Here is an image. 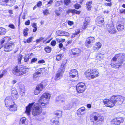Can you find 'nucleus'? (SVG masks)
Wrapping results in <instances>:
<instances>
[{
	"label": "nucleus",
	"mask_w": 125,
	"mask_h": 125,
	"mask_svg": "<svg viewBox=\"0 0 125 125\" xmlns=\"http://www.w3.org/2000/svg\"><path fill=\"white\" fill-rule=\"evenodd\" d=\"M124 122V119L122 117H117L114 118L111 122L112 125H120Z\"/></svg>",
	"instance_id": "nucleus-13"
},
{
	"label": "nucleus",
	"mask_w": 125,
	"mask_h": 125,
	"mask_svg": "<svg viewBox=\"0 0 125 125\" xmlns=\"http://www.w3.org/2000/svg\"><path fill=\"white\" fill-rule=\"evenodd\" d=\"M61 1H57L55 3V6L56 7H58L60 6L61 5Z\"/></svg>",
	"instance_id": "nucleus-50"
},
{
	"label": "nucleus",
	"mask_w": 125,
	"mask_h": 125,
	"mask_svg": "<svg viewBox=\"0 0 125 125\" xmlns=\"http://www.w3.org/2000/svg\"><path fill=\"white\" fill-rule=\"evenodd\" d=\"M22 55L21 54H20L19 55L18 59V63L21 64V61L22 59Z\"/></svg>",
	"instance_id": "nucleus-44"
},
{
	"label": "nucleus",
	"mask_w": 125,
	"mask_h": 125,
	"mask_svg": "<svg viewBox=\"0 0 125 125\" xmlns=\"http://www.w3.org/2000/svg\"><path fill=\"white\" fill-rule=\"evenodd\" d=\"M56 43V41L55 40L52 41L51 43V45L53 46H54L55 45Z\"/></svg>",
	"instance_id": "nucleus-55"
},
{
	"label": "nucleus",
	"mask_w": 125,
	"mask_h": 125,
	"mask_svg": "<svg viewBox=\"0 0 125 125\" xmlns=\"http://www.w3.org/2000/svg\"><path fill=\"white\" fill-rule=\"evenodd\" d=\"M84 75L87 79L90 80L98 77L99 73L98 70L96 69L90 68L85 72Z\"/></svg>",
	"instance_id": "nucleus-6"
},
{
	"label": "nucleus",
	"mask_w": 125,
	"mask_h": 125,
	"mask_svg": "<svg viewBox=\"0 0 125 125\" xmlns=\"http://www.w3.org/2000/svg\"><path fill=\"white\" fill-rule=\"evenodd\" d=\"M91 21V19L89 17H86L84 19V21H86V22L90 23Z\"/></svg>",
	"instance_id": "nucleus-49"
},
{
	"label": "nucleus",
	"mask_w": 125,
	"mask_h": 125,
	"mask_svg": "<svg viewBox=\"0 0 125 125\" xmlns=\"http://www.w3.org/2000/svg\"><path fill=\"white\" fill-rule=\"evenodd\" d=\"M42 12L44 15L46 16L50 14L49 11L47 9L43 10Z\"/></svg>",
	"instance_id": "nucleus-41"
},
{
	"label": "nucleus",
	"mask_w": 125,
	"mask_h": 125,
	"mask_svg": "<svg viewBox=\"0 0 125 125\" xmlns=\"http://www.w3.org/2000/svg\"><path fill=\"white\" fill-rule=\"evenodd\" d=\"M89 119L93 125H102L104 122V117L98 112H94L90 115Z\"/></svg>",
	"instance_id": "nucleus-3"
},
{
	"label": "nucleus",
	"mask_w": 125,
	"mask_h": 125,
	"mask_svg": "<svg viewBox=\"0 0 125 125\" xmlns=\"http://www.w3.org/2000/svg\"><path fill=\"white\" fill-rule=\"evenodd\" d=\"M7 70L6 69H5L3 71L2 73L0 74L1 75V76L2 77L4 75L7 74Z\"/></svg>",
	"instance_id": "nucleus-51"
},
{
	"label": "nucleus",
	"mask_w": 125,
	"mask_h": 125,
	"mask_svg": "<svg viewBox=\"0 0 125 125\" xmlns=\"http://www.w3.org/2000/svg\"><path fill=\"white\" fill-rule=\"evenodd\" d=\"M24 61L25 62H28L30 59V56H25L24 57Z\"/></svg>",
	"instance_id": "nucleus-48"
},
{
	"label": "nucleus",
	"mask_w": 125,
	"mask_h": 125,
	"mask_svg": "<svg viewBox=\"0 0 125 125\" xmlns=\"http://www.w3.org/2000/svg\"><path fill=\"white\" fill-rule=\"evenodd\" d=\"M74 73V74H78V72L77 71L76 69H72L69 72V74H71Z\"/></svg>",
	"instance_id": "nucleus-38"
},
{
	"label": "nucleus",
	"mask_w": 125,
	"mask_h": 125,
	"mask_svg": "<svg viewBox=\"0 0 125 125\" xmlns=\"http://www.w3.org/2000/svg\"><path fill=\"white\" fill-rule=\"evenodd\" d=\"M81 13V11L80 10H78L75 9H69L66 11V14H69L70 13H71L73 15L75 14L79 15Z\"/></svg>",
	"instance_id": "nucleus-18"
},
{
	"label": "nucleus",
	"mask_w": 125,
	"mask_h": 125,
	"mask_svg": "<svg viewBox=\"0 0 125 125\" xmlns=\"http://www.w3.org/2000/svg\"><path fill=\"white\" fill-rule=\"evenodd\" d=\"M124 97L119 95H113L109 99H105L103 100L104 104L106 107L110 108L114 106L115 105H120L124 101Z\"/></svg>",
	"instance_id": "nucleus-1"
},
{
	"label": "nucleus",
	"mask_w": 125,
	"mask_h": 125,
	"mask_svg": "<svg viewBox=\"0 0 125 125\" xmlns=\"http://www.w3.org/2000/svg\"><path fill=\"white\" fill-rule=\"evenodd\" d=\"M62 8L61 7H59L58 8V10H55L54 12L56 15L57 16H60L61 15L60 12H62Z\"/></svg>",
	"instance_id": "nucleus-29"
},
{
	"label": "nucleus",
	"mask_w": 125,
	"mask_h": 125,
	"mask_svg": "<svg viewBox=\"0 0 125 125\" xmlns=\"http://www.w3.org/2000/svg\"><path fill=\"white\" fill-rule=\"evenodd\" d=\"M28 71V68L22 67H19L18 65L14 66L12 70V73L18 76H21Z\"/></svg>",
	"instance_id": "nucleus-7"
},
{
	"label": "nucleus",
	"mask_w": 125,
	"mask_h": 125,
	"mask_svg": "<svg viewBox=\"0 0 125 125\" xmlns=\"http://www.w3.org/2000/svg\"><path fill=\"white\" fill-rule=\"evenodd\" d=\"M120 59V60L118 63H113L111 62L110 65L111 67L115 69L118 68L121 66L122 64L125 61V56L123 53H119L117 54L112 58L111 62H115L117 59Z\"/></svg>",
	"instance_id": "nucleus-4"
},
{
	"label": "nucleus",
	"mask_w": 125,
	"mask_h": 125,
	"mask_svg": "<svg viewBox=\"0 0 125 125\" xmlns=\"http://www.w3.org/2000/svg\"><path fill=\"white\" fill-rule=\"evenodd\" d=\"M95 38L94 37L90 36L86 38L84 44L87 48L90 47L92 46V44L95 42Z\"/></svg>",
	"instance_id": "nucleus-14"
},
{
	"label": "nucleus",
	"mask_w": 125,
	"mask_h": 125,
	"mask_svg": "<svg viewBox=\"0 0 125 125\" xmlns=\"http://www.w3.org/2000/svg\"><path fill=\"white\" fill-rule=\"evenodd\" d=\"M67 22L68 24L70 26H72L74 24V22L73 21H68Z\"/></svg>",
	"instance_id": "nucleus-56"
},
{
	"label": "nucleus",
	"mask_w": 125,
	"mask_h": 125,
	"mask_svg": "<svg viewBox=\"0 0 125 125\" xmlns=\"http://www.w3.org/2000/svg\"><path fill=\"white\" fill-rule=\"evenodd\" d=\"M112 3L111 2H109L108 3H104V5L105 7L109 6L111 7L112 5Z\"/></svg>",
	"instance_id": "nucleus-45"
},
{
	"label": "nucleus",
	"mask_w": 125,
	"mask_h": 125,
	"mask_svg": "<svg viewBox=\"0 0 125 125\" xmlns=\"http://www.w3.org/2000/svg\"><path fill=\"white\" fill-rule=\"evenodd\" d=\"M64 72V71L59 69L58 70L55 74L54 79L56 81L60 80L61 78L62 77L63 73Z\"/></svg>",
	"instance_id": "nucleus-17"
},
{
	"label": "nucleus",
	"mask_w": 125,
	"mask_h": 125,
	"mask_svg": "<svg viewBox=\"0 0 125 125\" xmlns=\"http://www.w3.org/2000/svg\"><path fill=\"white\" fill-rule=\"evenodd\" d=\"M67 62V60L64 58L62 61V63L59 69L65 71V66H66Z\"/></svg>",
	"instance_id": "nucleus-24"
},
{
	"label": "nucleus",
	"mask_w": 125,
	"mask_h": 125,
	"mask_svg": "<svg viewBox=\"0 0 125 125\" xmlns=\"http://www.w3.org/2000/svg\"><path fill=\"white\" fill-rule=\"evenodd\" d=\"M45 61L43 59L40 60L38 61V63H45Z\"/></svg>",
	"instance_id": "nucleus-60"
},
{
	"label": "nucleus",
	"mask_w": 125,
	"mask_h": 125,
	"mask_svg": "<svg viewBox=\"0 0 125 125\" xmlns=\"http://www.w3.org/2000/svg\"><path fill=\"white\" fill-rule=\"evenodd\" d=\"M116 27L118 31H121L124 30V25L122 23L121 21H118Z\"/></svg>",
	"instance_id": "nucleus-21"
},
{
	"label": "nucleus",
	"mask_w": 125,
	"mask_h": 125,
	"mask_svg": "<svg viewBox=\"0 0 125 125\" xmlns=\"http://www.w3.org/2000/svg\"><path fill=\"white\" fill-rule=\"evenodd\" d=\"M44 50L45 52L47 53H50L52 51L51 47L49 46H47L44 48Z\"/></svg>",
	"instance_id": "nucleus-34"
},
{
	"label": "nucleus",
	"mask_w": 125,
	"mask_h": 125,
	"mask_svg": "<svg viewBox=\"0 0 125 125\" xmlns=\"http://www.w3.org/2000/svg\"><path fill=\"white\" fill-rule=\"evenodd\" d=\"M70 0H64L63 1L65 5H68L71 3Z\"/></svg>",
	"instance_id": "nucleus-47"
},
{
	"label": "nucleus",
	"mask_w": 125,
	"mask_h": 125,
	"mask_svg": "<svg viewBox=\"0 0 125 125\" xmlns=\"http://www.w3.org/2000/svg\"><path fill=\"white\" fill-rule=\"evenodd\" d=\"M29 29L28 28H26L24 29L23 31V36L24 37H27L28 34V31H29Z\"/></svg>",
	"instance_id": "nucleus-36"
},
{
	"label": "nucleus",
	"mask_w": 125,
	"mask_h": 125,
	"mask_svg": "<svg viewBox=\"0 0 125 125\" xmlns=\"http://www.w3.org/2000/svg\"><path fill=\"white\" fill-rule=\"evenodd\" d=\"M62 114V113L61 111L60 110H57L55 112V115L57 117L55 118H59L60 117H61Z\"/></svg>",
	"instance_id": "nucleus-31"
},
{
	"label": "nucleus",
	"mask_w": 125,
	"mask_h": 125,
	"mask_svg": "<svg viewBox=\"0 0 125 125\" xmlns=\"http://www.w3.org/2000/svg\"><path fill=\"white\" fill-rule=\"evenodd\" d=\"M44 39V38L41 37L39 39H37L36 40V42L37 43H39L41 42Z\"/></svg>",
	"instance_id": "nucleus-46"
},
{
	"label": "nucleus",
	"mask_w": 125,
	"mask_h": 125,
	"mask_svg": "<svg viewBox=\"0 0 125 125\" xmlns=\"http://www.w3.org/2000/svg\"><path fill=\"white\" fill-rule=\"evenodd\" d=\"M15 1V0H0V3L3 6H12Z\"/></svg>",
	"instance_id": "nucleus-12"
},
{
	"label": "nucleus",
	"mask_w": 125,
	"mask_h": 125,
	"mask_svg": "<svg viewBox=\"0 0 125 125\" xmlns=\"http://www.w3.org/2000/svg\"><path fill=\"white\" fill-rule=\"evenodd\" d=\"M89 24L88 23L84 21L83 22V29H85L87 28V26Z\"/></svg>",
	"instance_id": "nucleus-43"
},
{
	"label": "nucleus",
	"mask_w": 125,
	"mask_h": 125,
	"mask_svg": "<svg viewBox=\"0 0 125 125\" xmlns=\"http://www.w3.org/2000/svg\"><path fill=\"white\" fill-rule=\"evenodd\" d=\"M37 58L35 57L31 59L30 63H32L35 62H36L37 61Z\"/></svg>",
	"instance_id": "nucleus-53"
},
{
	"label": "nucleus",
	"mask_w": 125,
	"mask_h": 125,
	"mask_svg": "<svg viewBox=\"0 0 125 125\" xmlns=\"http://www.w3.org/2000/svg\"><path fill=\"white\" fill-rule=\"evenodd\" d=\"M46 69L44 67L42 68L38 69L37 72L33 74V78L34 80H36L39 79L40 76L39 75L41 74L45 73Z\"/></svg>",
	"instance_id": "nucleus-11"
},
{
	"label": "nucleus",
	"mask_w": 125,
	"mask_h": 125,
	"mask_svg": "<svg viewBox=\"0 0 125 125\" xmlns=\"http://www.w3.org/2000/svg\"><path fill=\"white\" fill-rule=\"evenodd\" d=\"M42 5V2L41 1H40L37 2L36 4L37 6L38 7H40Z\"/></svg>",
	"instance_id": "nucleus-58"
},
{
	"label": "nucleus",
	"mask_w": 125,
	"mask_h": 125,
	"mask_svg": "<svg viewBox=\"0 0 125 125\" xmlns=\"http://www.w3.org/2000/svg\"><path fill=\"white\" fill-rule=\"evenodd\" d=\"M53 119L54 120L52 122V125H59V118H54Z\"/></svg>",
	"instance_id": "nucleus-27"
},
{
	"label": "nucleus",
	"mask_w": 125,
	"mask_h": 125,
	"mask_svg": "<svg viewBox=\"0 0 125 125\" xmlns=\"http://www.w3.org/2000/svg\"><path fill=\"white\" fill-rule=\"evenodd\" d=\"M104 18L102 16H99L97 17L96 21L97 24L100 26L104 22Z\"/></svg>",
	"instance_id": "nucleus-23"
},
{
	"label": "nucleus",
	"mask_w": 125,
	"mask_h": 125,
	"mask_svg": "<svg viewBox=\"0 0 125 125\" xmlns=\"http://www.w3.org/2000/svg\"><path fill=\"white\" fill-rule=\"evenodd\" d=\"M76 74L70 75L69 76V77L70 78H74L76 77Z\"/></svg>",
	"instance_id": "nucleus-62"
},
{
	"label": "nucleus",
	"mask_w": 125,
	"mask_h": 125,
	"mask_svg": "<svg viewBox=\"0 0 125 125\" xmlns=\"http://www.w3.org/2000/svg\"><path fill=\"white\" fill-rule=\"evenodd\" d=\"M102 45L99 42H96L93 47V50L94 52H97L101 47Z\"/></svg>",
	"instance_id": "nucleus-22"
},
{
	"label": "nucleus",
	"mask_w": 125,
	"mask_h": 125,
	"mask_svg": "<svg viewBox=\"0 0 125 125\" xmlns=\"http://www.w3.org/2000/svg\"><path fill=\"white\" fill-rule=\"evenodd\" d=\"M53 1V0H50L48 2L47 4L51 5L52 4Z\"/></svg>",
	"instance_id": "nucleus-64"
},
{
	"label": "nucleus",
	"mask_w": 125,
	"mask_h": 125,
	"mask_svg": "<svg viewBox=\"0 0 125 125\" xmlns=\"http://www.w3.org/2000/svg\"><path fill=\"white\" fill-rule=\"evenodd\" d=\"M33 38V37H29L26 40L24 39L23 42L25 44L27 43H30L32 42Z\"/></svg>",
	"instance_id": "nucleus-32"
},
{
	"label": "nucleus",
	"mask_w": 125,
	"mask_h": 125,
	"mask_svg": "<svg viewBox=\"0 0 125 125\" xmlns=\"http://www.w3.org/2000/svg\"><path fill=\"white\" fill-rule=\"evenodd\" d=\"M70 52L71 53V54L73 56L78 57L81 55L82 51L79 48H75L71 49Z\"/></svg>",
	"instance_id": "nucleus-15"
},
{
	"label": "nucleus",
	"mask_w": 125,
	"mask_h": 125,
	"mask_svg": "<svg viewBox=\"0 0 125 125\" xmlns=\"http://www.w3.org/2000/svg\"><path fill=\"white\" fill-rule=\"evenodd\" d=\"M32 27L34 28L33 30V32H35L36 31L37 29V24L35 23H33L32 25Z\"/></svg>",
	"instance_id": "nucleus-39"
},
{
	"label": "nucleus",
	"mask_w": 125,
	"mask_h": 125,
	"mask_svg": "<svg viewBox=\"0 0 125 125\" xmlns=\"http://www.w3.org/2000/svg\"><path fill=\"white\" fill-rule=\"evenodd\" d=\"M34 103L35 102L30 103L26 107V110L25 112L27 114V115H30L31 108Z\"/></svg>",
	"instance_id": "nucleus-20"
},
{
	"label": "nucleus",
	"mask_w": 125,
	"mask_h": 125,
	"mask_svg": "<svg viewBox=\"0 0 125 125\" xmlns=\"http://www.w3.org/2000/svg\"><path fill=\"white\" fill-rule=\"evenodd\" d=\"M63 99H64L61 96H58L57 97L55 100V101L56 102H59L61 101L62 103L64 102L65 100Z\"/></svg>",
	"instance_id": "nucleus-33"
},
{
	"label": "nucleus",
	"mask_w": 125,
	"mask_h": 125,
	"mask_svg": "<svg viewBox=\"0 0 125 125\" xmlns=\"http://www.w3.org/2000/svg\"><path fill=\"white\" fill-rule=\"evenodd\" d=\"M63 46V45L62 43H60L59 44V47L60 48H62Z\"/></svg>",
	"instance_id": "nucleus-63"
},
{
	"label": "nucleus",
	"mask_w": 125,
	"mask_h": 125,
	"mask_svg": "<svg viewBox=\"0 0 125 125\" xmlns=\"http://www.w3.org/2000/svg\"><path fill=\"white\" fill-rule=\"evenodd\" d=\"M48 38H47L44 41H43V42L44 43H49L51 41V40L52 39H50L49 40H48V41H46V40H47V39H48Z\"/></svg>",
	"instance_id": "nucleus-57"
},
{
	"label": "nucleus",
	"mask_w": 125,
	"mask_h": 125,
	"mask_svg": "<svg viewBox=\"0 0 125 125\" xmlns=\"http://www.w3.org/2000/svg\"><path fill=\"white\" fill-rule=\"evenodd\" d=\"M97 57L98 58L101 59L103 57V55L101 53H99L97 55Z\"/></svg>",
	"instance_id": "nucleus-52"
},
{
	"label": "nucleus",
	"mask_w": 125,
	"mask_h": 125,
	"mask_svg": "<svg viewBox=\"0 0 125 125\" xmlns=\"http://www.w3.org/2000/svg\"><path fill=\"white\" fill-rule=\"evenodd\" d=\"M86 86L84 83L81 82L77 83L76 86V89L78 94L83 93L86 90Z\"/></svg>",
	"instance_id": "nucleus-10"
},
{
	"label": "nucleus",
	"mask_w": 125,
	"mask_h": 125,
	"mask_svg": "<svg viewBox=\"0 0 125 125\" xmlns=\"http://www.w3.org/2000/svg\"><path fill=\"white\" fill-rule=\"evenodd\" d=\"M30 23V21L29 20H28L26 22H25V24L26 25H29Z\"/></svg>",
	"instance_id": "nucleus-61"
},
{
	"label": "nucleus",
	"mask_w": 125,
	"mask_h": 125,
	"mask_svg": "<svg viewBox=\"0 0 125 125\" xmlns=\"http://www.w3.org/2000/svg\"><path fill=\"white\" fill-rule=\"evenodd\" d=\"M8 26L9 27L13 29H14L15 28L14 26L12 24L9 25Z\"/></svg>",
	"instance_id": "nucleus-59"
},
{
	"label": "nucleus",
	"mask_w": 125,
	"mask_h": 125,
	"mask_svg": "<svg viewBox=\"0 0 125 125\" xmlns=\"http://www.w3.org/2000/svg\"><path fill=\"white\" fill-rule=\"evenodd\" d=\"M80 33V29H76L75 30V32L72 35L71 38H72L76 36Z\"/></svg>",
	"instance_id": "nucleus-28"
},
{
	"label": "nucleus",
	"mask_w": 125,
	"mask_h": 125,
	"mask_svg": "<svg viewBox=\"0 0 125 125\" xmlns=\"http://www.w3.org/2000/svg\"><path fill=\"white\" fill-rule=\"evenodd\" d=\"M63 56V55L62 53L58 54L56 56V60L57 61H60L62 59Z\"/></svg>",
	"instance_id": "nucleus-35"
},
{
	"label": "nucleus",
	"mask_w": 125,
	"mask_h": 125,
	"mask_svg": "<svg viewBox=\"0 0 125 125\" xmlns=\"http://www.w3.org/2000/svg\"><path fill=\"white\" fill-rule=\"evenodd\" d=\"M44 81H42L36 85L34 91V94L35 95H38L44 89L46 85Z\"/></svg>",
	"instance_id": "nucleus-9"
},
{
	"label": "nucleus",
	"mask_w": 125,
	"mask_h": 125,
	"mask_svg": "<svg viewBox=\"0 0 125 125\" xmlns=\"http://www.w3.org/2000/svg\"><path fill=\"white\" fill-rule=\"evenodd\" d=\"M42 112V109L39 103L35 104L32 110V115L34 116H36L40 115Z\"/></svg>",
	"instance_id": "nucleus-8"
},
{
	"label": "nucleus",
	"mask_w": 125,
	"mask_h": 125,
	"mask_svg": "<svg viewBox=\"0 0 125 125\" xmlns=\"http://www.w3.org/2000/svg\"><path fill=\"white\" fill-rule=\"evenodd\" d=\"M26 118L25 117H22L21 118L19 124H25L26 121Z\"/></svg>",
	"instance_id": "nucleus-37"
},
{
	"label": "nucleus",
	"mask_w": 125,
	"mask_h": 125,
	"mask_svg": "<svg viewBox=\"0 0 125 125\" xmlns=\"http://www.w3.org/2000/svg\"><path fill=\"white\" fill-rule=\"evenodd\" d=\"M119 12L120 13H124L125 14V9H122L119 10Z\"/></svg>",
	"instance_id": "nucleus-54"
},
{
	"label": "nucleus",
	"mask_w": 125,
	"mask_h": 125,
	"mask_svg": "<svg viewBox=\"0 0 125 125\" xmlns=\"http://www.w3.org/2000/svg\"><path fill=\"white\" fill-rule=\"evenodd\" d=\"M11 40V38L6 36L2 38L0 41V49L4 45V51L5 52H10L12 51L15 47V43L12 41H10Z\"/></svg>",
	"instance_id": "nucleus-2"
},
{
	"label": "nucleus",
	"mask_w": 125,
	"mask_h": 125,
	"mask_svg": "<svg viewBox=\"0 0 125 125\" xmlns=\"http://www.w3.org/2000/svg\"><path fill=\"white\" fill-rule=\"evenodd\" d=\"M51 96V95L49 93H44L42 95L39 100L44 101V98H45V100H48L50 98Z\"/></svg>",
	"instance_id": "nucleus-19"
},
{
	"label": "nucleus",
	"mask_w": 125,
	"mask_h": 125,
	"mask_svg": "<svg viewBox=\"0 0 125 125\" xmlns=\"http://www.w3.org/2000/svg\"><path fill=\"white\" fill-rule=\"evenodd\" d=\"M107 30L110 34H114L117 32V31L116 29L115 28L114 24L111 25L109 24L107 25Z\"/></svg>",
	"instance_id": "nucleus-16"
},
{
	"label": "nucleus",
	"mask_w": 125,
	"mask_h": 125,
	"mask_svg": "<svg viewBox=\"0 0 125 125\" xmlns=\"http://www.w3.org/2000/svg\"><path fill=\"white\" fill-rule=\"evenodd\" d=\"M6 106L10 112H15L17 109V106L11 96H8L4 100Z\"/></svg>",
	"instance_id": "nucleus-5"
},
{
	"label": "nucleus",
	"mask_w": 125,
	"mask_h": 125,
	"mask_svg": "<svg viewBox=\"0 0 125 125\" xmlns=\"http://www.w3.org/2000/svg\"><path fill=\"white\" fill-rule=\"evenodd\" d=\"M11 96L14 100H16L18 98V94L16 90H14L12 91Z\"/></svg>",
	"instance_id": "nucleus-25"
},
{
	"label": "nucleus",
	"mask_w": 125,
	"mask_h": 125,
	"mask_svg": "<svg viewBox=\"0 0 125 125\" xmlns=\"http://www.w3.org/2000/svg\"><path fill=\"white\" fill-rule=\"evenodd\" d=\"M92 4V1H88L86 3V8L88 11H90L91 9L92 6L91 5Z\"/></svg>",
	"instance_id": "nucleus-30"
},
{
	"label": "nucleus",
	"mask_w": 125,
	"mask_h": 125,
	"mask_svg": "<svg viewBox=\"0 0 125 125\" xmlns=\"http://www.w3.org/2000/svg\"><path fill=\"white\" fill-rule=\"evenodd\" d=\"M73 7L76 10L78 9L81 7V6L77 3L75 4L74 5Z\"/></svg>",
	"instance_id": "nucleus-40"
},
{
	"label": "nucleus",
	"mask_w": 125,
	"mask_h": 125,
	"mask_svg": "<svg viewBox=\"0 0 125 125\" xmlns=\"http://www.w3.org/2000/svg\"><path fill=\"white\" fill-rule=\"evenodd\" d=\"M48 104V103H44L43 102H41L40 103V104H39L42 108L45 107Z\"/></svg>",
	"instance_id": "nucleus-42"
},
{
	"label": "nucleus",
	"mask_w": 125,
	"mask_h": 125,
	"mask_svg": "<svg viewBox=\"0 0 125 125\" xmlns=\"http://www.w3.org/2000/svg\"><path fill=\"white\" fill-rule=\"evenodd\" d=\"M85 108L84 107H82L79 108L77 111V113L78 115H82L83 112L85 111Z\"/></svg>",
	"instance_id": "nucleus-26"
}]
</instances>
